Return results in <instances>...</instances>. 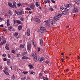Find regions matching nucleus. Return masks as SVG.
Listing matches in <instances>:
<instances>
[{
	"instance_id": "nucleus-1",
	"label": "nucleus",
	"mask_w": 80,
	"mask_h": 80,
	"mask_svg": "<svg viewBox=\"0 0 80 80\" xmlns=\"http://www.w3.org/2000/svg\"><path fill=\"white\" fill-rule=\"evenodd\" d=\"M32 48V44L30 43H29L27 44V50L29 53L31 52V49Z\"/></svg>"
},
{
	"instance_id": "nucleus-2",
	"label": "nucleus",
	"mask_w": 80,
	"mask_h": 80,
	"mask_svg": "<svg viewBox=\"0 0 80 80\" xmlns=\"http://www.w3.org/2000/svg\"><path fill=\"white\" fill-rule=\"evenodd\" d=\"M46 29L44 27H40V30H39L38 32H40L41 33H43Z\"/></svg>"
},
{
	"instance_id": "nucleus-3",
	"label": "nucleus",
	"mask_w": 80,
	"mask_h": 80,
	"mask_svg": "<svg viewBox=\"0 0 80 80\" xmlns=\"http://www.w3.org/2000/svg\"><path fill=\"white\" fill-rule=\"evenodd\" d=\"M14 23H18V24H22V22L19 20H15L14 19L13 20Z\"/></svg>"
},
{
	"instance_id": "nucleus-4",
	"label": "nucleus",
	"mask_w": 80,
	"mask_h": 80,
	"mask_svg": "<svg viewBox=\"0 0 80 80\" xmlns=\"http://www.w3.org/2000/svg\"><path fill=\"white\" fill-rule=\"evenodd\" d=\"M34 20L35 22H37L38 23H40L41 22L40 20L38 18H34Z\"/></svg>"
},
{
	"instance_id": "nucleus-5",
	"label": "nucleus",
	"mask_w": 80,
	"mask_h": 80,
	"mask_svg": "<svg viewBox=\"0 0 80 80\" xmlns=\"http://www.w3.org/2000/svg\"><path fill=\"white\" fill-rule=\"evenodd\" d=\"M22 60H30V58L27 57L26 56H23V57H22Z\"/></svg>"
},
{
	"instance_id": "nucleus-6",
	"label": "nucleus",
	"mask_w": 80,
	"mask_h": 80,
	"mask_svg": "<svg viewBox=\"0 0 80 80\" xmlns=\"http://www.w3.org/2000/svg\"><path fill=\"white\" fill-rule=\"evenodd\" d=\"M78 11V8H75L72 11V12L73 13H77Z\"/></svg>"
},
{
	"instance_id": "nucleus-7",
	"label": "nucleus",
	"mask_w": 80,
	"mask_h": 80,
	"mask_svg": "<svg viewBox=\"0 0 80 80\" xmlns=\"http://www.w3.org/2000/svg\"><path fill=\"white\" fill-rule=\"evenodd\" d=\"M7 27H9L10 25V20H9V19H8L7 20Z\"/></svg>"
},
{
	"instance_id": "nucleus-8",
	"label": "nucleus",
	"mask_w": 80,
	"mask_h": 80,
	"mask_svg": "<svg viewBox=\"0 0 80 80\" xmlns=\"http://www.w3.org/2000/svg\"><path fill=\"white\" fill-rule=\"evenodd\" d=\"M27 33V35L28 36H29L30 34V29H28Z\"/></svg>"
},
{
	"instance_id": "nucleus-9",
	"label": "nucleus",
	"mask_w": 80,
	"mask_h": 80,
	"mask_svg": "<svg viewBox=\"0 0 80 80\" xmlns=\"http://www.w3.org/2000/svg\"><path fill=\"white\" fill-rule=\"evenodd\" d=\"M44 59V58H39L38 59L39 62H40V63L41 62H42V61H43Z\"/></svg>"
},
{
	"instance_id": "nucleus-10",
	"label": "nucleus",
	"mask_w": 80,
	"mask_h": 80,
	"mask_svg": "<svg viewBox=\"0 0 80 80\" xmlns=\"http://www.w3.org/2000/svg\"><path fill=\"white\" fill-rule=\"evenodd\" d=\"M38 56V55H36L35 57H34L33 58V60L35 62H37L38 61V60H37V56Z\"/></svg>"
},
{
	"instance_id": "nucleus-11",
	"label": "nucleus",
	"mask_w": 80,
	"mask_h": 80,
	"mask_svg": "<svg viewBox=\"0 0 80 80\" xmlns=\"http://www.w3.org/2000/svg\"><path fill=\"white\" fill-rule=\"evenodd\" d=\"M8 5H9V7H11V8H14V6L12 5V4L11 3L9 2L8 3Z\"/></svg>"
},
{
	"instance_id": "nucleus-12",
	"label": "nucleus",
	"mask_w": 80,
	"mask_h": 80,
	"mask_svg": "<svg viewBox=\"0 0 80 80\" xmlns=\"http://www.w3.org/2000/svg\"><path fill=\"white\" fill-rule=\"evenodd\" d=\"M43 40H42V38H41L40 39V45L42 47L43 46Z\"/></svg>"
},
{
	"instance_id": "nucleus-13",
	"label": "nucleus",
	"mask_w": 80,
	"mask_h": 80,
	"mask_svg": "<svg viewBox=\"0 0 80 80\" xmlns=\"http://www.w3.org/2000/svg\"><path fill=\"white\" fill-rule=\"evenodd\" d=\"M24 12L22 11H20L19 12L18 15H23Z\"/></svg>"
},
{
	"instance_id": "nucleus-14",
	"label": "nucleus",
	"mask_w": 80,
	"mask_h": 80,
	"mask_svg": "<svg viewBox=\"0 0 80 80\" xmlns=\"http://www.w3.org/2000/svg\"><path fill=\"white\" fill-rule=\"evenodd\" d=\"M30 8H31V9H32V10H33L35 8V5H31L30 6Z\"/></svg>"
},
{
	"instance_id": "nucleus-15",
	"label": "nucleus",
	"mask_w": 80,
	"mask_h": 80,
	"mask_svg": "<svg viewBox=\"0 0 80 80\" xmlns=\"http://www.w3.org/2000/svg\"><path fill=\"white\" fill-rule=\"evenodd\" d=\"M72 6V4H68L66 6V8H68V7H71Z\"/></svg>"
},
{
	"instance_id": "nucleus-16",
	"label": "nucleus",
	"mask_w": 80,
	"mask_h": 80,
	"mask_svg": "<svg viewBox=\"0 0 80 80\" xmlns=\"http://www.w3.org/2000/svg\"><path fill=\"white\" fill-rule=\"evenodd\" d=\"M53 19L55 21H58V20H59V19L58 17H54L53 18Z\"/></svg>"
},
{
	"instance_id": "nucleus-17",
	"label": "nucleus",
	"mask_w": 80,
	"mask_h": 80,
	"mask_svg": "<svg viewBox=\"0 0 80 80\" xmlns=\"http://www.w3.org/2000/svg\"><path fill=\"white\" fill-rule=\"evenodd\" d=\"M22 29V26H18V29L21 30Z\"/></svg>"
},
{
	"instance_id": "nucleus-18",
	"label": "nucleus",
	"mask_w": 80,
	"mask_h": 80,
	"mask_svg": "<svg viewBox=\"0 0 80 80\" xmlns=\"http://www.w3.org/2000/svg\"><path fill=\"white\" fill-rule=\"evenodd\" d=\"M10 61L9 59L7 60V65H10Z\"/></svg>"
},
{
	"instance_id": "nucleus-19",
	"label": "nucleus",
	"mask_w": 80,
	"mask_h": 80,
	"mask_svg": "<svg viewBox=\"0 0 80 80\" xmlns=\"http://www.w3.org/2000/svg\"><path fill=\"white\" fill-rule=\"evenodd\" d=\"M51 23L52 25H55V21L53 22V21H52L51 22Z\"/></svg>"
},
{
	"instance_id": "nucleus-20",
	"label": "nucleus",
	"mask_w": 80,
	"mask_h": 80,
	"mask_svg": "<svg viewBox=\"0 0 80 80\" xmlns=\"http://www.w3.org/2000/svg\"><path fill=\"white\" fill-rule=\"evenodd\" d=\"M20 47L21 48H24V47H25V45H23V44H20Z\"/></svg>"
},
{
	"instance_id": "nucleus-21",
	"label": "nucleus",
	"mask_w": 80,
	"mask_h": 80,
	"mask_svg": "<svg viewBox=\"0 0 80 80\" xmlns=\"http://www.w3.org/2000/svg\"><path fill=\"white\" fill-rule=\"evenodd\" d=\"M4 72L7 75H9V73H8V72H7V71L4 70Z\"/></svg>"
},
{
	"instance_id": "nucleus-22",
	"label": "nucleus",
	"mask_w": 80,
	"mask_h": 80,
	"mask_svg": "<svg viewBox=\"0 0 80 80\" xmlns=\"http://www.w3.org/2000/svg\"><path fill=\"white\" fill-rule=\"evenodd\" d=\"M36 55H37L35 53H33L32 54V57H35V56H36Z\"/></svg>"
},
{
	"instance_id": "nucleus-23",
	"label": "nucleus",
	"mask_w": 80,
	"mask_h": 80,
	"mask_svg": "<svg viewBox=\"0 0 80 80\" xmlns=\"http://www.w3.org/2000/svg\"><path fill=\"white\" fill-rule=\"evenodd\" d=\"M36 6L38 7H39V5H38V2H37L35 3Z\"/></svg>"
},
{
	"instance_id": "nucleus-24",
	"label": "nucleus",
	"mask_w": 80,
	"mask_h": 80,
	"mask_svg": "<svg viewBox=\"0 0 80 80\" xmlns=\"http://www.w3.org/2000/svg\"><path fill=\"white\" fill-rule=\"evenodd\" d=\"M46 24L48 26H49L50 25V24H49V23L48 22V21H46Z\"/></svg>"
},
{
	"instance_id": "nucleus-25",
	"label": "nucleus",
	"mask_w": 80,
	"mask_h": 80,
	"mask_svg": "<svg viewBox=\"0 0 80 80\" xmlns=\"http://www.w3.org/2000/svg\"><path fill=\"white\" fill-rule=\"evenodd\" d=\"M67 12L66 11H63L62 12V14H64V15H67Z\"/></svg>"
},
{
	"instance_id": "nucleus-26",
	"label": "nucleus",
	"mask_w": 80,
	"mask_h": 80,
	"mask_svg": "<svg viewBox=\"0 0 80 80\" xmlns=\"http://www.w3.org/2000/svg\"><path fill=\"white\" fill-rule=\"evenodd\" d=\"M25 10H31V9L30 8H25Z\"/></svg>"
},
{
	"instance_id": "nucleus-27",
	"label": "nucleus",
	"mask_w": 80,
	"mask_h": 80,
	"mask_svg": "<svg viewBox=\"0 0 80 80\" xmlns=\"http://www.w3.org/2000/svg\"><path fill=\"white\" fill-rule=\"evenodd\" d=\"M20 20L22 22H23V21H24V18L23 17H21Z\"/></svg>"
},
{
	"instance_id": "nucleus-28",
	"label": "nucleus",
	"mask_w": 80,
	"mask_h": 80,
	"mask_svg": "<svg viewBox=\"0 0 80 80\" xmlns=\"http://www.w3.org/2000/svg\"><path fill=\"white\" fill-rule=\"evenodd\" d=\"M42 78L44 80H48V78H47V77L45 78L44 77H42Z\"/></svg>"
},
{
	"instance_id": "nucleus-29",
	"label": "nucleus",
	"mask_w": 80,
	"mask_h": 80,
	"mask_svg": "<svg viewBox=\"0 0 80 80\" xmlns=\"http://www.w3.org/2000/svg\"><path fill=\"white\" fill-rule=\"evenodd\" d=\"M14 36H17L18 35V32H15L13 34Z\"/></svg>"
},
{
	"instance_id": "nucleus-30",
	"label": "nucleus",
	"mask_w": 80,
	"mask_h": 80,
	"mask_svg": "<svg viewBox=\"0 0 80 80\" xmlns=\"http://www.w3.org/2000/svg\"><path fill=\"white\" fill-rule=\"evenodd\" d=\"M8 28L9 30H11L12 28V27L10 26L9 27H8Z\"/></svg>"
},
{
	"instance_id": "nucleus-31",
	"label": "nucleus",
	"mask_w": 80,
	"mask_h": 80,
	"mask_svg": "<svg viewBox=\"0 0 80 80\" xmlns=\"http://www.w3.org/2000/svg\"><path fill=\"white\" fill-rule=\"evenodd\" d=\"M26 79V78H25V77H22L21 79V80H25Z\"/></svg>"
},
{
	"instance_id": "nucleus-32",
	"label": "nucleus",
	"mask_w": 80,
	"mask_h": 80,
	"mask_svg": "<svg viewBox=\"0 0 80 80\" xmlns=\"http://www.w3.org/2000/svg\"><path fill=\"white\" fill-rule=\"evenodd\" d=\"M18 12H19L17 11V10H15V13L17 14V15H18Z\"/></svg>"
},
{
	"instance_id": "nucleus-33",
	"label": "nucleus",
	"mask_w": 80,
	"mask_h": 80,
	"mask_svg": "<svg viewBox=\"0 0 80 80\" xmlns=\"http://www.w3.org/2000/svg\"><path fill=\"white\" fill-rule=\"evenodd\" d=\"M17 5L19 7H20V6H21V3H20V2H19V3H18L17 4Z\"/></svg>"
},
{
	"instance_id": "nucleus-34",
	"label": "nucleus",
	"mask_w": 80,
	"mask_h": 80,
	"mask_svg": "<svg viewBox=\"0 0 80 80\" xmlns=\"http://www.w3.org/2000/svg\"><path fill=\"white\" fill-rule=\"evenodd\" d=\"M22 73L24 75H25V74H27V73H28V72L24 71L23 72H22Z\"/></svg>"
},
{
	"instance_id": "nucleus-35",
	"label": "nucleus",
	"mask_w": 80,
	"mask_h": 80,
	"mask_svg": "<svg viewBox=\"0 0 80 80\" xmlns=\"http://www.w3.org/2000/svg\"><path fill=\"white\" fill-rule=\"evenodd\" d=\"M12 78L13 80H14L15 78V76L14 75H12Z\"/></svg>"
},
{
	"instance_id": "nucleus-36",
	"label": "nucleus",
	"mask_w": 80,
	"mask_h": 80,
	"mask_svg": "<svg viewBox=\"0 0 80 80\" xmlns=\"http://www.w3.org/2000/svg\"><path fill=\"white\" fill-rule=\"evenodd\" d=\"M29 67H30V68H32L33 67V66L32 65H29Z\"/></svg>"
},
{
	"instance_id": "nucleus-37",
	"label": "nucleus",
	"mask_w": 80,
	"mask_h": 80,
	"mask_svg": "<svg viewBox=\"0 0 80 80\" xmlns=\"http://www.w3.org/2000/svg\"><path fill=\"white\" fill-rule=\"evenodd\" d=\"M61 16H62V15H61V14H58L57 15V17L58 18H60V17H61Z\"/></svg>"
},
{
	"instance_id": "nucleus-38",
	"label": "nucleus",
	"mask_w": 80,
	"mask_h": 80,
	"mask_svg": "<svg viewBox=\"0 0 80 80\" xmlns=\"http://www.w3.org/2000/svg\"><path fill=\"white\" fill-rule=\"evenodd\" d=\"M64 10L65 12H68V9H67V8H65L64 9Z\"/></svg>"
},
{
	"instance_id": "nucleus-39",
	"label": "nucleus",
	"mask_w": 80,
	"mask_h": 80,
	"mask_svg": "<svg viewBox=\"0 0 80 80\" xmlns=\"http://www.w3.org/2000/svg\"><path fill=\"white\" fill-rule=\"evenodd\" d=\"M8 14L9 15H12V11L10 10L8 11Z\"/></svg>"
},
{
	"instance_id": "nucleus-40",
	"label": "nucleus",
	"mask_w": 80,
	"mask_h": 80,
	"mask_svg": "<svg viewBox=\"0 0 80 80\" xmlns=\"http://www.w3.org/2000/svg\"><path fill=\"white\" fill-rule=\"evenodd\" d=\"M39 78H41V77H42V74L41 73H39Z\"/></svg>"
},
{
	"instance_id": "nucleus-41",
	"label": "nucleus",
	"mask_w": 80,
	"mask_h": 80,
	"mask_svg": "<svg viewBox=\"0 0 80 80\" xmlns=\"http://www.w3.org/2000/svg\"><path fill=\"white\" fill-rule=\"evenodd\" d=\"M41 48H40V47H39V48H38V52H40V51Z\"/></svg>"
},
{
	"instance_id": "nucleus-42",
	"label": "nucleus",
	"mask_w": 80,
	"mask_h": 80,
	"mask_svg": "<svg viewBox=\"0 0 80 80\" xmlns=\"http://www.w3.org/2000/svg\"><path fill=\"white\" fill-rule=\"evenodd\" d=\"M5 48L6 49H7V50H10V48H9L7 46H6Z\"/></svg>"
},
{
	"instance_id": "nucleus-43",
	"label": "nucleus",
	"mask_w": 80,
	"mask_h": 80,
	"mask_svg": "<svg viewBox=\"0 0 80 80\" xmlns=\"http://www.w3.org/2000/svg\"><path fill=\"white\" fill-rule=\"evenodd\" d=\"M12 3H13V6L15 5V4H16V2H15V1L13 2Z\"/></svg>"
},
{
	"instance_id": "nucleus-44",
	"label": "nucleus",
	"mask_w": 80,
	"mask_h": 80,
	"mask_svg": "<svg viewBox=\"0 0 80 80\" xmlns=\"http://www.w3.org/2000/svg\"><path fill=\"white\" fill-rule=\"evenodd\" d=\"M49 10H51V11H53V9L52 8H49Z\"/></svg>"
},
{
	"instance_id": "nucleus-45",
	"label": "nucleus",
	"mask_w": 80,
	"mask_h": 80,
	"mask_svg": "<svg viewBox=\"0 0 80 80\" xmlns=\"http://www.w3.org/2000/svg\"><path fill=\"white\" fill-rule=\"evenodd\" d=\"M12 53H15V50H12Z\"/></svg>"
},
{
	"instance_id": "nucleus-46",
	"label": "nucleus",
	"mask_w": 80,
	"mask_h": 80,
	"mask_svg": "<svg viewBox=\"0 0 80 80\" xmlns=\"http://www.w3.org/2000/svg\"><path fill=\"white\" fill-rule=\"evenodd\" d=\"M4 69H5V70H7V71H8V69L7 67H5Z\"/></svg>"
},
{
	"instance_id": "nucleus-47",
	"label": "nucleus",
	"mask_w": 80,
	"mask_h": 80,
	"mask_svg": "<svg viewBox=\"0 0 80 80\" xmlns=\"http://www.w3.org/2000/svg\"><path fill=\"white\" fill-rule=\"evenodd\" d=\"M3 45V43L2 42L1 43H0V45L2 46V45Z\"/></svg>"
},
{
	"instance_id": "nucleus-48",
	"label": "nucleus",
	"mask_w": 80,
	"mask_h": 80,
	"mask_svg": "<svg viewBox=\"0 0 80 80\" xmlns=\"http://www.w3.org/2000/svg\"><path fill=\"white\" fill-rule=\"evenodd\" d=\"M3 60L4 61H5L6 62L7 60V58H3Z\"/></svg>"
},
{
	"instance_id": "nucleus-49",
	"label": "nucleus",
	"mask_w": 80,
	"mask_h": 80,
	"mask_svg": "<svg viewBox=\"0 0 80 80\" xmlns=\"http://www.w3.org/2000/svg\"><path fill=\"white\" fill-rule=\"evenodd\" d=\"M60 8L61 10H63V9H64L63 7H61Z\"/></svg>"
},
{
	"instance_id": "nucleus-50",
	"label": "nucleus",
	"mask_w": 80,
	"mask_h": 80,
	"mask_svg": "<svg viewBox=\"0 0 80 80\" xmlns=\"http://www.w3.org/2000/svg\"><path fill=\"white\" fill-rule=\"evenodd\" d=\"M8 58H11V57L10 55V54H8Z\"/></svg>"
},
{
	"instance_id": "nucleus-51",
	"label": "nucleus",
	"mask_w": 80,
	"mask_h": 80,
	"mask_svg": "<svg viewBox=\"0 0 80 80\" xmlns=\"http://www.w3.org/2000/svg\"><path fill=\"white\" fill-rule=\"evenodd\" d=\"M2 56H3V57H4V58H5V57H6V54H3Z\"/></svg>"
},
{
	"instance_id": "nucleus-52",
	"label": "nucleus",
	"mask_w": 80,
	"mask_h": 80,
	"mask_svg": "<svg viewBox=\"0 0 80 80\" xmlns=\"http://www.w3.org/2000/svg\"><path fill=\"white\" fill-rule=\"evenodd\" d=\"M2 42L3 43H6V40H4Z\"/></svg>"
},
{
	"instance_id": "nucleus-53",
	"label": "nucleus",
	"mask_w": 80,
	"mask_h": 80,
	"mask_svg": "<svg viewBox=\"0 0 80 80\" xmlns=\"http://www.w3.org/2000/svg\"><path fill=\"white\" fill-rule=\"evenodd\" d=\"M51 1L52 2V3H55V2L54 1L52 0Z\"/></svg>"
},
{
	"instance_id": "nucleus-54",
	"label": "nucleus",
	"mask_w": 80,
	"mask_h": 80,
	"mask_svg": "<svg viewBox=\"0 0 80 80\" xmlns=\"http://www.w3.org/2000/svg\"><path fill=\"white\" fill-rule=\"evenodd\" d=\"M47 0V2H48V3H50V1L49 0Z\"/></svg>"
},
{
	"instance_id": "nucleus-55",
	"label": "nucleus",
	"mask_w": 80,
	"mask_h": 80,
	"mask_svg": "<svg viewBox=\"0 0 80 80\" xmlns=\"http://www.w3.org/2000/svg\"><path fill=\"white\" fill-rule=\"evenodd\" d=\"M44 2L45 4H46L47 3V1L46 0H45Z\"/></svg>"
},
{
	"instance_id": "nucleus-56",
	"label": "nucleus",
	"mask_w": 80,
	"mask_h": 80,
	"mask_svg": "<svg viewBox=\"0 0 80 80\" xmlns=\"http://www.w3.org/2000/svg\"><path fill=\"white\" fill-rule=\"evenodd\" d=\"M0 27H3V24L0 25Z\"/></svg>"
},
{
	"instance_id": "nucleus-57",
	"label": "nucleus",
	"mask_w": 80,
	"mask_h": 80,
	"mask_svg": "<svg viewBox=\"0 0 80 80\" xmlns=\"http://www.w3.org/2000/svg\"><path fill=\"white\" fill-rule=\"evenodd\" d=\"M14 8H17V5H14Z\"/></svg>"
},
{
	"instance_id": "nucleus-58",
	"label": "nucleus",
	"mask_w": 80,
	"mask_h": 80,
	"mask_svg": "<svg viewBox=\"0 0 80 80\" xmlns=\"http://www.w3.org/2000/svg\"><path fill=\"white\" fill-rule=\"evenodd\" d=\"M0 70H2V67L0 66Z\"/></svg>"
},
{
	"instance_id": "nucleus-59",
	"label": "nucleus",
	"mask_w": 80,
	"mask_h": 80,
	"mask_svg": "<svg viewBox=\"0 0 80 80\" xmlns=\"http://www.w3.org/2000/svg\"><path fill=\"white\" fill-rule=\"evenodd\" d=\"M61 60H62V62H64V61H63V59L62 58Z\"/></svg>"
},
{
	"instance_id": "nucleus-60",
	"label": "nucleus",
	"mask_w": 80,
	"mask_h": 80,
	"mask_svg": "<svg viewBox=\"0 0 80 80\" xmlns=\"http://www.w3.org/2000/svg\"><path fill=\"white\" fill-rule=\"evenodd\" d=\"M2 20V18H0V22Z\"/></svg>"
},
{
	"instance_id": "nucleus-61",
	"label": "nucleus",
	"mask_w": 80,
	"mask_h": 80,
	"mask_svg": "<svg viewBox=\"0 0 80 80\" xmlns=\"http://www.w3.org/2000/svg\"><path fill=\"white\" fill-rule=\"evenodd\" d=\"M33 72H30V74H31V75H32V74H33Z\"/></svg>"
},
{
	"instance_id": "nucleus-62",
	"label": "nucleus",
	"mask_w": 80,
	"mask_h": 80,
	"mask_svg": "<svg viewBox=\"0 0 80 80\" xmlns=\"http://www.w3.org/2000/svg\"><path fill=\"white\" fill-rule=\"evenodd\" d=\"M76 4L77 5H78V6L79 5V3H78V2H76Z\"/></svg>"
},
{
	"instance_id": "nucleus-63",
	"label": "nucleus",
	"mask_w": 80,
	"mask_h": 80,
	"mask_svg": "<svg viewBox=\"0 0 80 80\" xmlns=\"http://www.w3.org/2000/svg\"><path fill=\"white\" fill-rule=\"evenodd\" d=\"M19 55H20V54H17V57H19Z\"/></svg>"
},
{
	"instance_id": "nucleus-64",
	"label": "nucleus",
	"mask_w": 80,
	"mask_h": 80,
	"mask_svg": "<svg viewBox=\"0 0 80 80\" xmlns=\"http://www.w3.org/2000/svg\"><path fill=\"white\" fill-rule=\"evenodd\" d=\"M12 31H15V28H13L12 30Z\"/></svg>"
}]
</instances>
